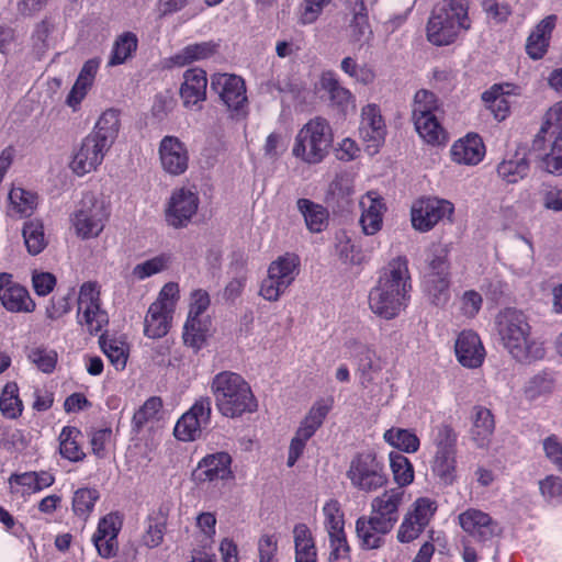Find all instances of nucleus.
Masks as SVG:
<instances>
[{"instance_id": "nucleus-14", "label": "nucleus", "mask_w": 562, "mask_h": 562, "mask_svg": "<svg viewBox=\"0 0 562 562\" xmlns=\"http://www.w3.org/2000/svg\"><path fill=\"white\" fill-rule=\"evenodd\" d=\"M199 203L195 192L186 188L175 190L165 212L166 222L175 228L186 227L196 213Z\"/></svg>"}, {"instance_id": "nucleus-21", "label": "nucleus", "mask_w": 562, "mask_h": 562, "mask_svg": "<svg viewBox=\"0 0 562 562\" xmlns=\"http://www.w3.org/2000/svg\"><path fill=\"white\" fill-rule=\"evenodd\" d=\"M159 156L164 170L172 176L182 175L189 165L186 145L175 136H165L159 145Z\"/></svg>"}, {"instance_id": "nucleus-60", "label": "nucleus", "mask_w": 562, "mask_h": 562, "mask_svg": "<svg viewBox=\"0 0 562 562\" xmlns=\"http://www.w3.org/2000/svg\"><path fill=\"white\" fill-rule=\"evenodd\" d=\"M288 288L273 276L267 273V277L261 281L259 295L269 302H277Z\"/></svg>"}, {"instance_id": "nucleus-49", "label": "nucleus", "mask_w": 562, "mask_h": 562, "mask_svg": "<svg viewBox=\"0 0 562 562\" xmlns=\"http://www.w3.org/2000/svg\"><path fill=\"white\" fill-rule=\"evenodd\" d=\"M325 527L329 535H341L345 532L344 512L337 499H329L323 507Z\"/></svg>"}, {"instance_id": "nucleus-48", "label": "nucleus", "mask_w": 562, "mask_h": 562, "mask_svg": "<svg viewBox=\"0 0 562 562\" xmlns=\"http://www.w3.org/2000/svg\"><path fill=\"white\" fill-rule=\"evenodd\" d=\"M425 124L420 122L419 119L414 120L415 128L419 136L428 144L439 145L446 140L445 130L439 124L436 116H426L423 120Z\"/></svg>"}, {"instance_id": "nucleus-40", "label": "nucleus", "mask_w": 562, "mask_h": 562, "mask_svg": "<svg viewBox=\"0 0 562 562\" xmlns=\"http://www.w3.org/2000/svg\"><path fill=\"white\" fill-rule=\"evenodd\" d=\"M482 99L497 121L506 119L509 112V102L502 86L494 85L490 90L483 92Z\"/></svg>"}, {"instance_id": "nucleus-20", "label": "nucleus", "mask_w": 562, "mask_h": 562, "mask_svg": "<svg viewBox=\"0 0 562 562\" xmlns=\"http://www.w3.org/2000/svg\"><path fill=\"white\" fill-rule=\"evenodd\" d=\"M231 464L232 457L227 452L207 454L193 472L194 480L205 483L233 479Z\"/></svg>"}, {"instance_id": "nucleus-23", "label": "nucleus", "mask_w": 562, "mask_h": 562, "mask_svg": "<svg viewBox=\"0 0 562 562\" xmlns=\"http://www.w3.org/2000/svg\"><path fill=\"white\" fill-rule=\"evenodd\" d=\"M458 361L467 368H479L485 358V350L479 335L472 330L459 334L454 345Z\"/></svg>"}, {"instance_id": "nucleus-39", "label": "nucleus", "mask_w": 562, "mask_h": 562, "mask_svg": "<svg viewBox=\"0 0 562 562\" xmlns=\"http://www.w3.org/2000/svg\"><path fill=\"white\" fill-rule=\"evenodd\" d=\"M383 438L389 445L407 453H414L419 448L418 437L408 429L391 428L384 432Z\"/></svg>"}, {"instance_id": "nucleus-54", "label": "nucleus", "mask_w": 562, "mask_h": 562, "mask_svg": "<svg viewBox=\"0 0 562 562\" xmlns=\"http://www.w3.org/2000/svg\"><path fill=\"white\" fill-rule=\"evenodd\" d=\"M448 251L443 247H435L428 257V271L425 278L449 277Z\"/></svg>"}, {"instance_id": "nucleus-3", "label": "nucleus", "mask_w": 562, "mask_h": 562, "mask_svg": "<svg viewBox=\"0 0 562 562\" xmlns=\"http://www.w3.org/2000/svg\"><path fill=\"white\" fill-rule=\"evenodd\" d=\"M217 411L225 417L236 418L257 409V401L249 384L238 373L223 371L211 383Z\"/></svg>"}, {"instance_id": "nucleus-22", "label": "nucleus", "mask_w": 562, "mask_h": 562, "mask_svg": "<svg viewBox=\"0 0 562 562\" xmlns=\"http://www.w3.org/2000/svg\"><path fill=\"white\" fill-rule=\"evenodd\" d=\"M530 170L528 149L517 146L514 153H508L497 165V176L506 183L514 184L525 179Z\"/></svg>"}, {"instance_id": "nucleus-30", "label": "nucleus", "mask_w": 562, "mask_h": 562, "mask_svg": "<svg viewBox=\"0 0 562 562\" xmlns=\"http://www.w3.org/2000/svg\"><path fill=\"white\" fill-rule=\"evenodd\" d=\"M555 16L549 15L540 21L527 38L526 52L532 59H540L547 52Z\"/></svg>"}, {"instance_id": "nucleus-59", "label": "nucleus", "mask_w": 562, "mask_h": 562, "mask_svg": "<svg viewBox=\"0 0 562 562\" xmlns=\"http://www.w3.org/2000/svg\"><path fill=\"white\" fill-rule=\"evenodd\" d=\"M329 562H349L350 561V548L347 542L346 533L341 535H329Z\"/></svg>"}, {"instance_id": "nucleus-13", "label": "nucleus", "mask_w": 562, "mask_h": 562, "mask_svg": "<svg viewBox=\"0 0 562 562\" xmlns=\"http://www.w3.org/2000/svg\"><path fill=\"white\" fill-rule=\"evenodd\" d=\"M110 148L102 140L88 134L75 149L69 167L77 176L94 171L102 164Z\"/></svg>"}, {"instance_id": "nucleus-34", "label": "nucleus", "mask_w": 562, "mask_h": 562, "mask_svg": "<svg viewBox=\"0 0 562 562\" xmlns=\"http://www.w3.org/2000/svg\"><path fill=\"white\" fill-rule=\"evenodd\" d=\"M82 437L81 431L72 426H65L58 437L59 453L64 459L71 462L82 461L86 457L79 439Z\"/></svg>"}, {"instance_id": "nucleus-1", "label": "nucleus", "mask_w": 562, "mask_h": 562, "mask_svg": "<svg viewBox=\"0 0 562 562\" xmlns=\"http://www.w3.org/2000/svg\"><path fill=\"white\" fill-rule=\"evenodd\" d=\"M411 290L408 260L406 257L394 258L370 291L369 306L374 314L392 319L406 306Z\"/></svg>"}, {"instance_id": "nucleus-55", "label": "nucleus", "mask_w": 562, "mask_h": 562, "mask_svg": "<svg viewBox=\"0 0 562 562\" xmlns=\"http://www.w3.org/2000/svg\"><path fill=\"white\" fill-rule=\"evenodd\" d=\"M161 407L162 402L159 397L153 396L148 398L143 406L135 412L133 416L134 427L139 430L147 422L155 419Z\"/></svg>"}, {"instance_id": "nucleus-52", "label": "nucleus", "mask_w": 562, "mask_h": 562, "mask_svg": "<svg viewBox=\"0 0 562 562\" xmlns=\"http://www.w3.org/2000/svg\"><path fill=\"white\" fill-rule=\"evenodd\" d=\"M9 200L21 216L31 215L37 205V195L22 188H13L9 193Z\"/></svg>"}, {"instance_id": "nucleus-10", "label": "nucleus", "mask_w": 562, "mask_h": 562, "mask_svg": "<svg viewBox=\"0 0 562 562\" xmlns=\"http://www.w3.org/2000/svg\"><path fill=\"white\" fill-rule=\"evenodd\" d=\"M109 213L93 194H85L79 210L75 213L74 226L82 238L97 237L104 228Z\"/></svg>"}, {"instance_id": "nucleus-29", "label": "nucleus", "mask_w": 562, "mask_h": 562, "mask_svg": "<svg viewBox=\"0 0 562 562\" xmlns=\"http://www.w3.org/2000/svg\"><path fill=\"white\" fill-rule=\"evenodd\" d=\"M172 313L161 303H151L145 317L144 334L153 339L166 336L170 328Z\"/></svg>"}, {"instance_id": "nucleus-31", "label": "nucleus", "mask_w": 562, "mask_h": 562, "mask_svg": "<svg viewBox=\"0 0 562 562\" xmlns=\"http://www.w3.org/2000/svg\"><path fill=\"white\" fill-rule=\"evenodd\" d=\"M300 265L296 254L285 252L269 265L268 273L281 281V284L290 286L300 273Z\"/></svg>"}, {"instance_id": "nucleus-2", "label": "nucleus", "mask_w": 562, "mask_h": 562, "mask_svg": "<svg viewBox=\"0 0 562 562\" xmlns=\"http://www.w3.org/2000/svg\"><path fill=\"white\" fill-rule=\"evenodd\" d=\"M495 324L503 346L516 360L530 361L544 357V348L531 338V327L522 312L505 308L497 314Z\"/></svg>"}, {"instance_id": "nucleus-11", "label": "nucleus", "mask_w": 562, "mask_h": 562, "mask_svg": "<svg viewBox=\"0 0 562 562\" xmlns=\"http://www.w3.org/2000/svg\"><path fill=\"white\" fill-rule=\"evenodd\" d=\"M211 413V398L209 396L196 400L192 407L177 422L173 430L176 438L182 441L198 439L202 429L210 424Z\"/></svg>"}, {"instance_id": "nucleus-61", "label": "nucleus", "mask_w": 562, "mask_h": 562, "mask_svg": "<svg viewBox=\"0 0 562 562\" xmlns=\"http://www.w3.org/2000/svg\"><path fill=\"white\" fill-rule=\"evenodd\" d=\"M278 538L276 535H262L258 540L259 562H278Z\"/></svg>"}, {"instance_id": "nucleus-8", "label": "nucleus", "mask_w": 562, "mask_h": 562, "mask_svg": "<svg viewBox=\"0 0 562 562\" xmlns=\"http://www.w3.org/2000/svg\"><path fill=\"white\" fill-rule=\"evenodd\" d=\"M77 322L86 326L90 335L98 334L109 323L108 313L101 308L97 282H85L78 295Z\"/></svg>"}, {"instance_id": "nucleus-42", "label": "nucleus", "mask_w": 562, "mask_h": 562, "mask_svg": "<svg viewBox=\"0 0 562 562\" xmlns=\"http://www.w3.org/2000/svg\"><path fill=\"white\" fill-rule=\"evenodd\" d=\"M137 37L132 32L123 33L113 45L109 66L121 65L126 61L137 48Z\"/></svg>"}, {"instance_id": "nucleus-46", "label": "nucleus", "mask_w": 562, "mask_h": 562, "mask_svg": "<svg viewBox=\"0 0 562 562\" xmlns=\"http://www.w3.org/2000/svg\"><path fill=\"white\" fill-rule=\"evenodd\" d=\"M390 467L393 472L394 481L398 484L397 487L403 488L413 482L414 468L405 456L400 452H391Z\"/></svg>"}, {"instance_id": "nucleus-45", "label": "nucleus", "mask_w": 562, "mask_h": 562, "mask_svg": "<svg viewBox=\"0 0 562 562\" xmlns=\"http://www.w3.org/2000/svg\"><path fill=\"white\" fill-rule=\"evenodd\" d=\"M213 54V46L209 43L188 45L170 58L173 66L183 67L192 61L207 58Z\"/></svg>"}, {"instance_id": "nucleus-37", "label": "nucleus", "mask_w": 562, "mask_h": 562, "mask_svg": "<svg viewBox=\"0 0 562 562\" xmlns=\"http://www.w3.org/2000/svg\"><path fill=\"white\" fill-rule=\"evenodd\" d=\"M211 321L205 317H188L183 327V341L187 346L199 350L205 342Z\"/></svg>"}, {"instance_id": "nucleus-17", "label": "nucleus", "mask_w": 562, "mask_h": 562, "mask_svg": "<svg viewBox=\"0 0 562 562\" xmlns=\"http://www.w3.org/2000/svg\"><path fill=\"white\" fill-rule=\"evenodd\" d=\"M346 348L357 363V373L361 386L369 387L374 381V375L381 371L380 359L374 348L358 339L347 341Z\"/></svg>"}, {"instance_id": "nucleus-25", "label": "nucleus", "mask_w": 562, "mask_h": 562, "mask_svg": "<svg viewBox=\"0 0 562 562\" xmlns=\"http://www.w3.org/2000/svg\"><path fill=\"white\" fill-rule=\"evenodd\" d=\"M392 529L369 516H361L356 521V532L360 544L366 550L379 549L384 544L385 536Z\"/></svg>"}, {"instance_id": "nucleus-4", "label": "nucleus", "mask_w": 562, "mask_h": 562, "mask_svg": "<svg viewBox=\"0 0 562 562\" xmlns=\"http://www.w3.org/2000/svg\"><path fill=\"white\" fill-rule=\"evenodd\" d=\"M471 24L469 0H442L429 18L427 38L437 46L450 45L469 31Z\"/></svg>"}, {"instance_id": "nucleus-44", "label": "nucleus", "mask_w": 562, "mask_h": 562, "mask_svg": "<svg viewBox=\"0 0 562 562\" xmlns=\"http://www.w3.org/2000/svg\"><path fill=\"white\" fill-rule=\"evenodd\" d=\"M439 103L435 93L428 90H419L415 93L413 103V120L419 119V123L425 124L424 117L436 116Z\"/></svg>"}, {"instance_id": "nucleus-35", "label": "nucleus", "mask_w": 562, "mask_h": 562, "mask_svg": "<svg viewBox=\"0 0 562 562\" xmlns=\"http://www.w3.org/2000/svg\"><path fill=\"white\" fill-rule=\"evenodd\" d=\"M297 209L305 220L307 228L312 233H321L325 229L328 220L327 210L307 199L297 201Z\"/></svg>"}, {"instance_id": "nucleus-24", "label": "nucleus", "mask_w": 562, "mask_h": 562, "mask_svg": "<svg viewBox=\"0 0 562 562\" xmlns=\"http://www.w3.org/2000/svg\"><path fill=\"white\" fill-rule=\"evenodd\" d=\"M359 205L361 209L359 223L362 232L366 235L376 234L382 227L385 211L383 199L375 192H368L361 198Z\"/></svg>"}, {"instance_id": "nucleus-56", "label": "nucleus", "mask_w": 562, "mask_h": 562, "mask_svg": "<svg viewBox=\"0 0 562 562\" xmlns=\"http://www.w3.org/2000/svg\"><path fill=\"white\" fill-rule=\"evenodd\" d=\"M169 257L166 255H159L151 259H148L142 263H138L133 269V276L139 280H144L153 274L161 272L168 267Z\"/></svg>"}, {"instance_id": "nucleus-7", "label": "nucleus", "mask_w": 562, "mask_h": 562, "mask_svg": "<svg viewBox=\"0 0 562 562\" xmlns=\"http://www.w3.org/2000/svg\"><path fill=\"white\" fill-rule=\"evenodd\" d=\"M347 477L353 487L371 493L387 483L383 464L371 452L358 453L350 462Z\"/></svg>"}, {"instance_id": "nucleus-19", "label": "nucleus", "mask_w": 562, "mask_h": 562, "mask_svg": "<svg viewBox=\"0 0 562 562\" xmlns=\"http://www.w3.org/2000/svg\"><path fill=\"white\" fill-rule=\"evenodd\" d=\"M405 492L401 487L386 490L371 502V517L393 529L400 518V507Z\"/></svg>"}, {"instance_id": "nucleus-57", "label": "nucleus", "mask_w": 562, "mask_h": 562, "mask_svg": "<svg viewBox=\"0 0 562 562\" xmlns=\"http://www.w3.org/2000/svg\"><path fill=\"white\" fill-rule=\"evenodd\" d=\"M166 530V521L162 517L149 518L148 527L143 535V543L148 548L158 547L162 540Z\"/></svg>"}, {"instance_id": "nucleus-38", "label": "nucleus", "mask_w": 562, "mask_h": 562, "mask_svg": "<svg viewBox=\"0 0 562 562\" xmlns=\"http://www.w3.org/2000/svg\"><path fill=\"white\" fill-rule=\"evenodd\" d=\"M22 235L27 249L32 256L41 254L47 246V238L44 225L40 220H31L24 223Z\"/></svg>"}, {"instance_id": "nucleus-43", "label": "nucleus", "mask_w": 562, "mask_h": 562, "mask_svg": "<svg viewBox=\"0 0 562 562\" xmlns=\"http://www.w3.org/2000/svg\"><path fill=\"white\" fill-rule=\"evenodd\" d=\"M349 40L358 48L368 44L373 35L368 20V13L355 14L348 25Z\"/></svg>"}, {"instance_id": "nucleus-28", "label": "nucleus", "mask_w": 562, "mask_h": 562, "mask_svg": "<svg viewBox=\"0 0 562 562\" xmlns=\"http://www.w3.org/2000/svg\"><path fill=\"white\" fill-rule=\"evenodd\" d=\"M485 147L479 135L469 134L451 147L453 161L463 165H477L484 157Z\"/></svg>"}, {"instance_id": "nucleus-12", "label": "nucleus", "mask_w": 562, "mask_h": 562, "mask_svg": "<svg viewBox=\"0 0 562 562\" xmlns=\"http://www.w3.org/2000/svg\"><path fill=\"white\" fill-rule=\"evenodd\" d=\"M453 204L438 198H423L412 206V224L419 232L430 231L441 220L453 213Z\"/></svg>"}, {"instance_id": "nucleus-9", "label": "nucleus", "mask_w": 562, "mask_h": 562, "mask_svg": "<svg viewBox=\"0 0 562 562\" xmlns=\"http://www.w3.org/2000/svg\"><path fill=\"white\" fill-rule=\"evenodd\" d=\"M330 409L331 401L329 400L321 398L312 405L291 440L289 447L288 467H293L299 458L303 454L306 442L323 425Z\"/></svg>"}, {"instance_id": "nucleus-26", "label": "nucleus", "mask_w": 562, "mask_h": 562, "mask_svg": "<svg viewBox=\"0 0 562 562\" xmlns=\"http://www.w3.org/2000/svg\"><path fill=\"white\" fill-rule=\"evenodd\" d=\"M180 95L184 105H195L205 100L207 78L202 69H188L183 75Z\"/></svg>"}, {"instance_id": "nucleus-33", "label": "nucleus", "mask_w": 562, "mask_h": 562, "mask_svg": "<svg viewBox=\"0 0 562 562\" xmlns=\"http://www.w3.org/2000/svg\"><path fill=\"white\" fill-rule=\"evenodd\" d=\"M120 131V112L115 109L105 110L90 133L98 139L112 147Z\"/></svg>"}, {"instance_id": "nucleus-63", "label": "nucleus", "mask_w": 562, "mask_h": 562, "mask_svg": "<svg viewBox=\"0 0 562 562\" xmlns=\"http://www.w3.org/2000/svg\"><path fill=\"white\" fill-rule=\"evenodd\" d=\"M543 164L550 173L562 170V134L557 135L551 151L543 157Z\"/></svg>"}, {"instance_id": "nucleus-53", "label": "nucleus", "mask_w": 562, "mask_h": 562, "mask_svg": "<svg viewBox=\"0 0 562 562\" xmlns=\"http://www.w3.org/2000/svg\"><path fill=\"white\" fill-rule=\"evenodd\" d=\"M425 289L435 305L442 306L449 301L448 277L425 278Z\"/></svg>"}, {"instance_id": "nucleus-15", "label": "nucleus", "mask_w": 562, "mask_h": 562, "mask_svg": "<svg viewBox=\"0 0 562 562\" xmlns=\"http://www.w3.org/2000/svg\"><path fill=\"white\" fill-rule=\"evenodd\" d=\"M462 530L476 542H487L501 533L498 524L485 512L469 508L458 516Z\"/></svg>"}, {"instance_id": "nucleus-6", "label": "nucleus", "mask_w": 562, "mask_h": 562, "mask_svg": "<svg viewBox=\"0 0 562 562\" xmlns=\"http://www.w3.org/2000/svg\"><path fill=\"white\" fill-rule=\"evenodd\" d=\"M457 432L448 424H440L432 430L434 456L430 468L443 485H451L457 477Z\"/></svg>"}, {"instance_id": "nucleus-16", "label": "nucleus", "mask_w": 562, "mask_h": 562, "mask_svg": "<svg viewBox=\"0 0 562 562\" xmlns=\"http://www.w3.org/2000/svg\"><path fill=\"white\" fill-rule=\"evenodd\" d=\"M211 89L231 111L239 113L246 106V87L241 77L229 74L214 75L211 79Z\"/></svg>"}, {"instance_id": "nucleus-32", "label": "nucleus", "mask_w": 562, "mask_h": 562, "mask_svg": "<svg viewBox=\"0 0 562 562\" xmlns=\"http://www.w3.org/2000/svg\"><path fill=\"white\" fill-rule=\"evenodd\" d=\"M0 301L9 312L31 313L35 310V303L29 291L19 283L5 289V292L1 293Z\"/></svg>"}, {"instance_id": "nucleus-64", "label": "nucleus", "mask_w": 562, "mask_h": 562, "mask_svg": "<svg viewBox=\"0 0 562 562\" xmlns=\"http://www.w3.org/2000/svg\"><path fill=\"white\" fill-rule=\"evenodd\" d=\"M543 206L554 212L562 211V188L544 186L540 192Z\"/></svg>"}, {"instance_id": "nucleus-36", "label": "nucleus", "mask_w": 562, "mask_h": 562, "mask_svg": "<svg viewBox=\"0 0 562 562\" xmlns=\"http://www.w3.org/2000/svg\"><path fill=\"white\" fill-rule=\"evenodd\" d=\"M321 83L323 89L329 93L331 102L340 108V110L346 111L349 106H355L352 93L339 83L335 74L330 71L324 72Z\"/></svg>"}, {"instance_id": "nucleus-41", "label": "nucleus", "mask_w": 562, "mask_h": 562, "mask_svg": "<svg viewBox=\"0 0 562 562\" xmlns=\"http://www.w3.org/2000/svg\"><path fill=\"white\" fill-rule=\"evenodd\" d=\"M99 498L100 493L95 488L83 487L77 490L72 497V510L75 515L87 520Z\"/></svg>"}, {"instance_id": "nucleus-27", "label": "nucleus", "mask_w": 562, "mask_h": 562, "mask_svg": "<svg viewBox=\"0 0 562 562\" xmlns=\"http://www.w3.org/2000/svg\"><path fill=\"white\" fill-rule=\"evenodd\" d=\"M471 439L477 448H485L491 441L495 429L492 412L484 406H474L471 414Z\"/></svg>"}, {"instance_id": "nucleus-51", "label": "nucleus", "mask_w": 562, "mask_h": 562, "mask_svg": "<svg viewBox=\"0 0 562 562\" xmlns=\"http://www.w3.org/2000/svg\"><path fill=\"white\" fill-rule=\"evenodd\" d=\"M18 385L15 383H8L0 397V411L8 418H16L22 413V401L18 395Z\"/></svg>"}, {"instance_id": "nucleus-50", "label": "nucleus", "mask_w": 562, "mask_h": 562, "mask_svg": "<svg viewBox=\"0 0 562 562\" xmlns=\"http://www.w3.org/2000/svg\"><path fill=\"white\" fill-rule=\"evenodd\" d=\"M335 251L341 262L347 265H361L363 256L361 250L345 233L336 236Z\"/></svg>"}, {"instance_id": "nucleus-58", "label": "nucleus", "mask_w": 562, "mask_h": 562, "mask_svg": "<svg viewBox=\"0 0 562 562\" xmlns=\"http://www.w3.org/2000/svg\"><path fill=\"white\" fill-rule=\"evenodd\" d=\"M29 359L36 364V367L45 372L50 373L56 366L57 362V353L54 350H48L46 348H33L29 353Z\"/></svg>"}, {"instance_id": "nucleus-18", "label": "nucleus", "mask_w": 562, "mask_h": 562, "mask_svg": "<svg viewBox=\"0 0 562 562\" xmlns=\"http://www.w3.org/2000/svg\"><path fill=\"white\" fill-rule=\"evenodd\" d=\"M359 135L372 154L384 143L386 135L385 122L380 108L376 104H368L362 108Z\"/></svg>"}, {"instance_id": "nucleus-47", "label": "nucleus", "mask_w": 562, "mask_h": 562, "mask_svg": "<svg viewBox=\"0 0 562 562\" xmlns=\"http://www.w3.org/2000/svg\"><path fill=\"white\" fill-rule=\"evenodd\" d=\"M100 346L104 355L116 370H123L126 366L128 351L126 345L117 339H105L100 337Z\"/></svg>"}, {"instance_id": "nucleus-62", "label": "nucleus", "mask_w": 562, "mask_h": 562, "mask_svg": "<svg viewBox=\"0 0 562 562\" xmlns=\"http://www.w3.org/2000/svg\"><path fill=\"white\" fill-rule=\"evenodd\" d=\"M122 528V520L117 514L110 513L100 519L97 531L92 537H117Z\"/></svg>"}, {"instance_id": "nucleus-5", "label": "nucleus", "mask_w": 562, "mask_h": 562, "mask_svg": "<svg viewBox=\"0 0 562 562\" xmlns=\"http://www.w3.org/2000/svg\"><path fill=\"white\" fill-rule=\"evenodd\" d=\"M331 144L333 132L329 123L327 120L316 116L297 132L292 154L305 164L316 165L326 158Z\"/></svg>"}]
</instances>
